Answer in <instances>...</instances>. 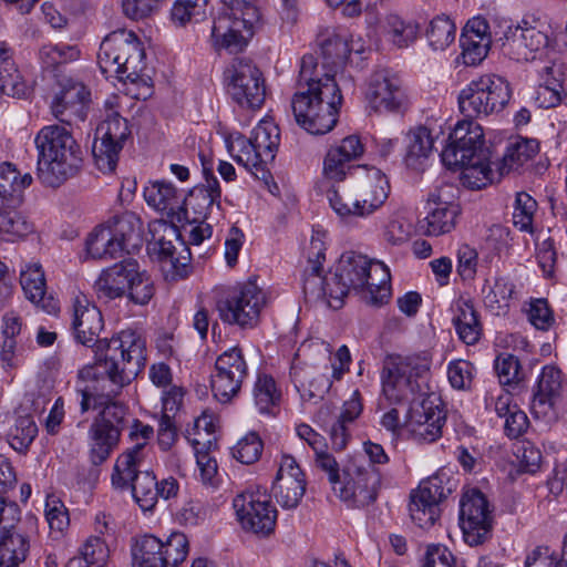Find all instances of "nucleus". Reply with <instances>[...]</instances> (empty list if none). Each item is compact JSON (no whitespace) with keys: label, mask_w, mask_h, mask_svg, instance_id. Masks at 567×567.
Wrapping results in <instances>:
<instances>
[{"label":"nucleus","mask_w":567,"mask_h":567,"mask_svg":"<svg viewBox=\"0 0 567 567\" xmlns=\"http://www.w3.org/2000/svg\"><path fill=\"white\" fill-rule=\"evenodd\" d=\"M146 343L134 330H123L110 340H102L95 350V362L79 371L83 381L110 382L113 393L120 394L143 370Z\"/></svg>","instance_id":"obj_3"},{"label":"nucleus","mask_w":567,"mask_h":567,"mask_svg":"<svg viewBox=\"0 0 567 567\" xmlns=\"http://www.w3.org/2000/svg\"><path fill=\"white\" fill-rule=\"evenodd\" d=\"M344 280L341 290L346 287L363 289L365 300L372 306H381L388 302L391 296L389 268L381 261L368 259L367 256L354 251L344 252L338 264L336 271Z\"/></svg>","instance_id":"obj_6"},{"label":"nucleus","mask_w":567,"mask_h":567,"mask_svg":"<svg viewBox=\"0 0 567 567\" xmlns=\"http://www.w3.org/2000/svg\"><path fill=\"white\" fill-rule=\"evenodd\" d=\"M532 413L546 424L556 423L567 413L566 384L557 367L549 364L543 368L532 401Z\"/></svg>","instance_id":"obj_12"},{"label":"nucleus","mask_w":567,"mask_h":567,"mask_svg":"<svg viewBox=\"0 0 567 567\" xmlns=\"http://www.w3.org/2000/svg\"><path fill=\"white\" fill-rule=\"evenodd\" d=\"M220 187L218 179L210 175L206 176V183L195 186L185 197L184 208L186 215L190 209L194 214L193 220H205L212 216L219 215L220 210Z\"/></svg>","instance_id":"obj_30"},{"label":"nucleus","mask_w":567,"mask_h":567,"mask_svg":"<svg viewBox=\"0 0 567 567\" xmlns=\"http://www.w3.org/2000/svg\"><path fill=\"white\" fill-rule=\"evenodd\" d=\"M320 48L324 64L331 66L342 65L351 52L347 39L334 33L321 40Z\"/></svg>","instance_id":"obj_58"},{"label":"nucleus","mask_w":567,"mask_h":567,"mask_svg":"<svg viewBox=\"0 0 567 567\" xmlns=\"http://www.w3.org/2000/svg\"><path fill=\"white\" fill-rule=\"evenodd\" d=\"M542 22L535 17H525L516 27H509L502 43L504 55L517 62L534 60L549 44Z\"/></svg>","instance_id":"obj_15"},{"label":"nucleus","mask_w":567,"mask_h":567,"mask_svg":"<svg viewBox=\"0 0 567 567\" xmlns=\"http://www.w3.org/2000/svg\"><path fill=\"white\" fill-rule=\"evenodd\" d=\"M445 421L446 414L441 404L426 398L411 403L404 425L417 441L432 443L442 436Z\"/></svg>","instance_id":"obj_19"},{"label":"nucleus","mask_w":567,"mask_h":567,"mask_svg":"<svg viewBox=\"0 0 567 567\" xmlns=\"http://www.w3.org/2000/svg\"><path fill=\"white\" fill-rule=\"evenodd\" d=\"M97 140H106L124 146L131 136L127 121L114 109H109L104 120L96 128Z\"/></svg>","instance_id":"obj_49"},{"label":"nucleus","mask_w":567,"mask_h":567,"mask_svg":"<svg viewBox=\"0 0 567 567\" xmlns=\"http://www.w3.org/2000/svg\"><path fill=\"white\" fill-rule=\"evenodd\" d=\"M86 251L94 259H106L121 257L124 249L106 225L102 224L87 237Z\"/></svg>","instance_id":"obj_42"},{"label":"nucleus","mask_w":567,"mask_h":567,"mask_svg":"<svg viewBox=\"0 0 567 567\" xmlns=\"http://www.w3.org/2000/svg\"><path fill=\"white\" fill-rule=\"evenodd\" d=\"M32 183V176L20 173L10 163L0 164V202L19 205L22 202V193Z\"/></svg>","instance_id":"obj_38"},{"label":"nucleus","mask_w":567,"mask_h":567,"mask_svg":"<svg viewBox=\"0 0 567 567\" xmlns=\"http://www.w3.org/2000/svg\"><path fill=\"white\" fill-rule=\"evenodd\" d=\"M363 404L359 390L353 391L351 398L344 401L336 423L330 430V441L337 451L343 450L350 439L349 424L353 423L362 413Z\"/></svg>","instance_id":"obj_35"},{"label":"nucleus","mask_w":567,"mask_h":567,"mask_svg":"<svg viewBox=\"0 0 567 567\" xmlns=\"http://www.w3.org/2000/svg\"><path fill=\"white\" fill-rule=\"evenodd\" d=\"M38 434L37 424L31 415H22L16 420L9 433L10 445L20 453H25Z\"/></svg>","instance_id":"obj_57"},{"label":"nucleus","mask_w":567,"mask_h":567,"mask_svg":"<svg viewBox=\"0 0 567 567\" xmlns=\"http://www.w3.org/2000/svg\"><path fill=\"white\" fill-rule=\"evenodd\" d=\"M72 307V329L76 341L86 347H97L103 329L101 311L82 293L74 297Z\"/></svg>","instance_id":"obj_27"},{"label":"nucleus","mask_w":567,"mask_h":567,"mask_svg":"<svg viewBox=\"0 0 567 567\" xmlns=\"http://www.w3.org/2000/svg\"><path fill=\"white\" fill-rule=\"evenodd\" d=\"M460 522L464 540L471 546L484 543L492 530L488 502L478 489L467 491L460 503Z\"/></svg>","instance_id":"obj_18"},{"label":"nucleus","mask_w":567,"mask_h":567,"mask_svg":"<svg viewBox=\"0 0 567 567\" xmlns=\"http://www.w3.org/2000/svg\"><path fill=\"white\" fill-rule=\"evenodd\" d=\"M143 196L148 206L166 215L172 221L182 223L186 219L183 192L166 181H155L144 187Z\"/></svg>","instance_id":"obj_28"},{"label":"nucleus","mask_w":567,"mask_h":567,"mask_svg":"<svg viewBox=\"0 0 567 567\" xmlns=\"http://www.w3.org/2000/svg\"><path fill=\"white\" fill-rule=\"evenodd\" d=\"M363 144L357 135L344 137L339 145L328 150L323 159V176L330 181L341 182L348 174L355 176L352 162L363 154Z\"/></svg>","instance_id":"obj_26"},{"label":"nucleus","mask_w":567,"mask_h":567,"mask_svg":"<svg viewBox=\"0 0 567 567\" xmlns=\"http://www.w3.org/2000/svg\"><path fill=\"white\" fill-rule=\"evenodd\" d=\"M324 243L317 237H312L308 249L307 266L302 274V290L306 300L318 302L327 296L324 282L328 278L322 277V262L326 259Z\"/></svg>","instance_id":"obj_29"},{"label":"nucleus","mask_w":567,"mask_h":567,"mask_svg":"<svg viewBox=\"0 0 567 567\" xmlns=\"http://www.w3.org/2000/svg\"><path fill=\"white\" fill-rule=\"evenodd\" d=\"M456 27L445 16H439L431 20L426 29V38L433 50H445L455 40Z\"/></svg>","instance_id":"obj_54"},{"label":"nucleus","mask_w":567,"mask_h":567,"mask_svg":"<svg viewBox=\"0 0 567 567\" xmlns=\"http://www.w3.org/2000/svg\"><path fill=\"white\" fill-rule=\"evenodd\" d=\"M154 291L153 280L145 271H140L137 265L136 274L131 279L127 289L130 300L136 305H147L153 298Z\"/></svg>","instance_id":"obj_63"},{"label":"nucleus","mask_w":567,"mask_h":567,"mask_svg":"<svg viewBox=\"0 0 567 567\" xmlns=\"http://www.w3.org/2000/svg\"><path fill=\"white\" fill-rule=\"evenodd\" d=\"M233 506L244 530L261 537L275 530L277 511L266 494L244 492L234 498Z\"/></svg>","instance_id":"obj_16"},{"label":"nucleus","mask_w":567,"mask_h":567,"mask_svg":"<svg viewBox=\"0 0 567 567\" xmlns=\"http://www.w3.org/2000/svg\"><path fill=\"white\" fill-rule=\"evenodd\" d=\"M227 93L240 106L260 109L266 83L260 69L249 59L236 58L224 71Z\"/></svg>","instance_id":"obj_10"},{"label":"nucleus","mask_w":567,"mask_h":567,"mask_svg":"<svg viewBox=\"0 0 567 567\" xmlns=\"http://www.w3.org/2000/svg\"><path fill=\"white\" fill-rule=\"evenodd\" d=\"M567 251V221L548 229L547 234L538 236L535 240V258L543 277L557 282L560 268L558 256L564 257Z\"/></svg>","instance_id":"obj_24"},{"label":"nucleus","mask_w":567,"mask_h":567,"mask_svg":"<svg viewBox=\"0 0 567 567\" xmlns=\"http://www.w3.org/2000/svg\"><path fill=\"white\" fill-rule=\"evenodd\" d=\"M434 140L430 130L425 126H419L408 134L406 154L404 162L408 167L420 171L424 162L433 151Z\"/></svg>","instance_id":"obj_39"},{"label":"nucleus","mask_w":567,"mask_h":567,"mask_svg":"<svg viewBox=\"0 0 567 567\" xmlns=\"http://www.w3.org/2000/svg\"><path fill=\"white\" fill-rule=\"evenodd\" d=\"M430 368L431 357L427 352L386 355L381 375L384 395L391 402H401L424 393Z\"/></svg>","instance_id":"obj_5"},{"label":"nucleus","mask_w":567,"mask_h":567,"mask_svg":"<svg viewBox=\"0 0 567 567\" xmlns=\"http://www.w3.org/2000/svg\"><path fill=\"white\" fill-rule=\"evenodd\" d=\"M89 430L90 461L93 465L104 463L117 446L122 431L127 426V408L110 398Z\"/></svg>","instance_id":"obj_9"},{"label":"nucleus","mask_w":567,"mask_h":567,"mask_svg":"<svg viewBox=\"0 0 567 567\" xmlns=\"http://www.w3.org/2000/svg\"><path fill=\"white\" fill-rule=\"evenodd\" d=\"M132 477L123 483H112L114 487L131 488L133 497L143 511H152L156 505L157 481L153 472L133 470Z\"/></svg>","instance_id":"obj_34"},{"label":"nucleus","mask_w":567,"mask_h":567,"mask_svg":"<svg viewBox=\"0 0 567 567\" xmlns=\"http://www.w3.org/2000/svg\"><path fill=\"white\" fill-rule=\"evenodd\" d=\"M97 140L93 144V158L102 173H113L116 168L123 145L106 140Z\"/></svg>","instance_id":"obj_59"},{"label":"nucleus","mask_w":567,"mask_h":567,"mask_svg":"<svg viewBox=\"0 0 567 567\" xmlns=\"http://www.w3.org/2000/svg\"><path fill=\"white\" fill-rule=\"evenodd\" d=\"M17 205L0 202V236H9L10 239L21 238L34 230L33 224L19 210Z\"/></svg>","instance_id":"obj_46"},{"label":"nucleus","mask_w":567,"mask_h":567,"mask_svg":"<svg viewBox=\"0 0 567 567\" xmlns=\"http://www.w3.org/2000/svg\"><path fill=\"white\" fill-rule=\"evenodd\" d=\"M422 567H464L453 553L443 545H429Z\"/></svg>","instance_id":"obj_64"},{"label":"nucleus","mask_w":567,"mask_h":567,"mask_svg":"<svg viewBox=\"0 0 567 567\" xmlns=\"http://www.w3.org/2000/svg\"><path fill=\"white\" fill-rule=\"evenodd\" d=\"M306 492L302 470L291 455H284L272 484L277 502L287 509L296 508Z\"/></svg>","instance_id":"obj_25"},{"label":"nucleus","mask_w":567,"mask_h":567,"mask_svg":"<svg viewBox=\"0 0 567 567\" xmlns=\"http://www.w3.org/2000/svg\"><path fill=\"white\" fill-rule=\"evenodd\" d=\"M89 97L90 92L82 82L66 79L60 83V90L51 101V113L68 125L83 122L86 117Z\"/></svg>","instance_id":"obj_23"},{"label":"nucleus","mask_w":567,"mask_h":567,"mask_svg":"<svg viewBox=\"0 0 567 567\" xmlns=\"http://www.w3.org/2000/svg\"><path fill=\"white\" fill-rule=\"evenodd\" d=\"M248 375V365L241 349L231 348L217 357L210 377L213 395L221 403H229L240 392Z\"/></svg>","instance_id":"obj_17"},{"label":"nucleus","mask_w":567,"mask_h":567,"mask_svg":"<svg viewBox=\"0 0 567 567\" xmlns=\"http://www.w3.org/2000/svg\"><path fill=\"white\" fill-rule=\"evenodd\" d=\"M136 260L125 259L105 269L94 285L97 297L105 300L123 297L136 274Z\"/></svg>","instance_id":"obj_32"},{"label":"nucleus","mask_w":567,"mask_h":567,"mask_svg":"<svg viewBox=\"0 0 567 567\" xmlns=\"http://www.w3.org/2000/svg\"><path fill=\"white\" fill-rule=\"evenodd\" d=\"M44 513L50 533L56 538L60 537L70 524L66 507L58 497L51 495L47 498Z\"/></svg>","instance_id":"obj_61"},{"label":"nucleus","mask_w":567,"mask_h":567,"mask_svg":"<svg viewBox=\"0 0 567 567\" xmlns=\"http://www.w3.org/2000/svg\"><path fill=\"white\" fill-rule=\"evenodd\" d=\"M265 305L262 290L252 281L231 288L217 302L219 318L229 324L241 328L257 323L260 309Z\"/></svg>","instance_id":"obj_13"},{"label":"nucleus","mask_w":567,"mask_h":567,"mask_svg":"<svg viewBox=\"0 0 567 567\" xmlns=\"http://www.w3.org/2000/svg\"><path fill=\"white\" fill-rule=\"evenodd\" d=\"M20 284L25 297L49 315H55L60 310L59 301L51 295H47L45 277L42 267L38 264L29 265L21 270Z\"/></svg>","instance_id":"obj_33"},{"label":"nucleus","mask_w":567,"mask_h":567,"mask_svg":"<svg viewBox=\"0 0 567 567\" xmlns=\"http://www.w3.org/2000/svg\"><path fill=\"white\" fill-rule=\"evenodd\" d=\"M341 103V91L334 78L318 70L312 54L303 55L297 92L291 100L296 122L312 135L326 134L336 126Z\"/></svg>","instance_id":"obj_2"},{"label":"nucleus","mask_w":567,"mask_h":567,"mask_svg":"<svg viewBox=\"0 0 567 567\" xmlns=\"http://www.w3.org/2000/svg\"><path fill=\"white\" fill-rule=\"evenodd\" d=\"M538 151V142L533 138H519L509 144L499 167L501 174L504 175L518 171L529 162Z\"/></svg>","instance_id":"obj_45"},{"label":"nucleus","mask_w":567,"mask_h":567,"mask_svg":"<svg viewBox=\"0 0 567 567\" xmlns=\"http://www.w3.org/2000/svg\"><path fill=\"white\" fill-rule=\"evenodd\" d=\"M365 97L370 107L378 113L400 112L405 101L401 80L388 69L372 73Z\"/></svg>","instance_id":"obj_20"},{"label":"nucleus","mask_w":567,"mask_h":567,"mask_svg":"<svg viewBox=\"0 0 567 567\" xmlns=\"http://www.w3.org/2000/svg\"><path fill=\"white\" fill-rule=\"evenodd\" d=\"M188 539L185 534L172 533L165 542H163V559L165 567H176L185 560L188 555Z\"/></svg>","instance_id":"obj_60"},{"label":"nucleus","mask_w":567,"mask_h":567,"mask_svg":"<svg viewBox=\"0 0 567 567\" xmlns=\"http://www.w3.org/2000/svg\"><path fill=\"white\" fill-rule=\"evenodd\" d=\"M99 64L104 74H115L120 81L137 83L145 63V53L136 35L126 30L110 33L101 43Z\"/></svg>","instance_id":"obj_7"},{"label":"nucleus","mask_w":567,"mask_h":567,"mask_svg":"<svg viewBox=\"0 0 567 567\" xmlns=\"http://www.w3.org/2000/svg\"><path fill=\"white\" fill-rule=\"evenodd\" d=\"M453 323L460 339L464 343L472 346L478 342L482 336V324L471 300L458 299L455 302Z\"/></svg>","instance_id":"obj_36"},{"label":"nucleus","mask_w":567,"mask_h":567,"mask_svg":"<svg viewBox=\"0 0 567 567\" xmlns=\"http://www.w3.org/2000/svg\"><path fill=\"white\" fill-rule=\"evenodd\" d=\"M237 145L239 150L237 154L233 155L234 159L256 178L267 179L269 172L266 169L265 165L269 161H264V155L257 152V148L249 140H238Z\"/></svg>","instance_id":"obj_51"},{"label":"nucleus","mask_w":567,"mask_h":567,"mask_svg":"<svg viewBox=\"0 0 567 567\" xmlns=\"http://www.w3.org/2000/svg\"><path fill=\"white\" fill-rule=\"evenodd\" d=\"M249 141L264 155V161L272 162L280 141L279 127L271 120H262L252 130Z\"/></svg>","instance_id":"obj_47"},{"label":"nucleus","mask_w":567,"mask_h":567,"mask_svg":"<svg viewBox=\"0 0 567 567\" xmlns=\"http://www.w3.org/2000/svg\"><path fill=\"white\" fill-rule=\"evenodd\" d=\"M350 183L357 195L354 207L361 209V218L373 214L388 198L389 183L380 169L355 168Z\"/></svg>","instance_id":"obj_21"},{"label":"nucleus","mask_w":567,"mask_h":567,"mask_svg":"<svg viewBox=\"0 0 567 567\" xmlns=\"http://www.w3.org/2000/svg\"><path fill=\"white\" fill-rule=\"evenodd\" d=\"M427 205L426 217L419 221V227L425 235L440 236L454 229L460 214L458 205L443 200L436 193L430 194Z\"/></svg>","instance_id":"obj_31"},{"label":"nucleus","mask_w":567,"mask_h":567,"mask_svg":"<svg viewBox=\"0 0 567 567\" xmlns=\"http://www.w3.org/2000/svg\"><path fill=\"white\" fill-rule=\"evenodd\" d=\"M79 58V48L65 42L47 43L39 50V59L47 69H55L58 65L73 62Z\"/></svg>","instance_id":"obj_52"},{"label":"nucleus","mask_w":567,"mask_h":567,"mask_svg":"<svg viewBox=\"0 0 567 567\" xmlns=\"http://www.w3.org/2000/svg\"><path fill=\"white\" fill-rule=\"evenodd\" d=\"M483 301L486 309L494 316L508 312L515 285L506 277H496L493 285L483 288Z\"/></svg>","instance_id":"obj_40"},{"label":"nucleus","mask_w":567,"mask_h":567,"mask_svg":"<svg viewBox=\"0 0 567 567\" xmlns=\"http://www.w3.org/2000/svg\"><path fill=\"white\" fill-rule=\"evenodd\" d=\"M30 550L29 538L18 529L0 535V567H18Z\"/></svg>","instance_id":"obj_41"},{"label":"nucleus","mask_w":567,"mask_h":567,"mask_svg":"<svg viewBox=\"0 0 567 567\" xmlns=\"http://www.w3.org/2000/svg\"><path fill=\"white\" fill-rule=\"evenodd\" d=\"M164 227L168 233V237H175L179 250L173 240L166 236L151 241L148 244V250L157 257L167 278L172 280L184 279L190 271L189 248L184 241L178 239L176 228L167 226L166 224H164Z\"/></svg>","instance_id":"obj_22"},{"label":"nucleus","mask_w":567,"mask_h":567,"mask_svg":"<svg viewBox=\"0 0 567 567\" xmlns=\"http://www.w3.org/2000/svg\"><path fill=\"white\" fill-rule=\"evenodd\" d=\"M262 449L260 436L256 432H250L237 442L233 455L243 464H252L259 460Z\"/></svg>","instance_id":"obj_62"},{"label":"nucleus","mask_w":567,"mask_h":567,"mask_svg":"<svg viewBox=\"0 0 567 567\" xmlns=\"http://www.w3.org/2000/svg\"><path fill=\"white\" fill-rule=\"evenodd\" d=\"M112 235L122 244L125 250L128 241L138 238L142 233V221L133 212L113 215L104 223Z\"/></svg>","instance_id":"obj_48"},{"label":"nucleus","mask_w":567,"mask_h":567,"mask_svg":"<svg viewBox=\"0 0 567 567\" xmlns=\"http://www.w3.org/2000/svg\"><path fill=\"white\" fill-rule=\"evenodd\" d=\"M38 151L37 175L41 183L59 187L82 165V151L71 132L53 124L42 127L34 138Z\"/></svg>","instance_id":"obj_4"},{"label":"nucleus","mask_w":567,"mask_h":567,"mask_svg":"<svg viewBox=\"0 0 567 567\" xmlns=\"http://www.w3.org/2000/svg\"><path fill=\"white\" fill-rule=\"evenodd\" d=\"M145 444L143 441L136 442L133 447L117 457L112 474V483H123L124 481L122 480L132 477L133 470H138L142 466L144 460L143 447Z\"/></svg>","instance_id":"obj_55"},{"label":"nucleus","mask_w":567,"mask_h":567,"mask_svg":"<svg viewBox=\"0 0 567 567\" xmlns=\"http://www.w3.org/2000/svg\"><path fill=\"white\" fill-rule=\"evenodd\" d=\"M454 488L455 483L443 472H439L421 482L410 496L409 512L411 519L423 529L434 526L441 515V502Z\"/></svg>","instance_id":"obj_11"},{"label":"nucleus","mask_w":567,"mask_h":567,"mask_svg":"<svg viewBox=\"0 0 567 567\" xmlns=\"http://www.w3.org/2000/svg\"><path fill=\"white\" fill-rule=\"evenodd\" d=\"M344 482L339 489L342 501L355 507H364L373 503L382 485L381 472L353 458L344 470Z\"/></svg>","instance_id":"obj_14"},{"label":"nucleus","mask_w":567,"mask_h":567,"mask_svg":"<svg viewBox=\"0 0 567 567\" xmlns=\"http://www.w3.org/2000/svg\"><path fill=\"white\" fill-rule=\"evenodd\" d=\"M537 202L526 192L515 196L513 209V224L520 231L534 233V217L537 212Z\"/></svg>","instance_id":"obj_53"},{"label":"nucleus","mask_w":567,"mask_h":567,"mask_svg":"<svg viewBox=\"0 0 567 567\" xmlns=\"http://www.w3.org/2000/svg\"><path fill=\"white\" fill-rule=\"evenodd\" d=\"M252 396L261 414L274 415L279 406L281 392L271 375L259 373L254 384Z\"/></svg>","instance_id":"obj_44"},{"label":"nucleus","mask_w":567,"mask_h":567,"mask_svg":"<svg viewBox=\"0 0 567 567\" xmlns=\"http://www.w3.org/2000/svg\"><path fill=\"white\" fill-rule=\"evenodd\" d=\"M134 567H165L163 540L153 535H144L135 540L132 548Z\"/></svg>","instance_id":"obj_43"},{"label":"nucleus","mask_w":567,"mask_h":567,"mask_svg":"<svg viewBox=\"0 0 567 567\" xmlns=\"http://www.w3.org/2000/svg\"><path fill=\"white\" fill-rule=\"evenodd\" d=\"M259 20L257 7L246 10L239 7H228L214 19L210 29V43L216 50H226L235 54L241 52L252 35V29Z\"/></svg>","instance_id":"obj_8"},{"label":"nucleus","mask_w":567,"mask_h":567,"mask_svg":"<svg viewBox=\"0 0 567 567\" xmlns=\"http://www.w3.org/2000/svg\"><path fill=\"white\" fill-rule=\"evenodd\" d=\"M384 30L390 40L398 48H405L412 43L419 32V28L411 21H404L396 14H389L385 19Z\"/></svg>","instance_id":"obj_56"},{"label":"nucleus","mask_w":567,"mask_h":567,"mask_svg":"<svg viewBox=\"0 0 567 567\" xmlns=\"http://www.w3.org/2000/svg\"><path fill=\"white\" fill-rule=\"evenodd\" d=\"M355 196L351 183L332 187L327 192V198L331 208L342 219L361 217V209L354 207V204H357Z\"/></svg>","instance_id":"obj_50"},{"label":"nucleus","mask_w":567,"mask_h":567,"mask_svg":"<svg viewBox=\"0 0 567 567\" xmlns=\"http://www.w3.org/2000/svg\"><path fill=\"white\" fill-rule=\"evenodd\" d=\"M310 372L296 362L290 369L291 380L303 400H321L329 392L332 381L326 374H318L309 379Z\"/></svg>","instance_id":"obj_37"},{"label":"nucleus","mask_w":567,"mask_h":567,"mask_svg":"<svg viewBox=\"0 0 567 567\" xmlns=\"http://www.w3.org/2000/svg\"><path fill=\"white\" fill-rule=\"evenodd\" d=\"M508 81L496 74H484L472 81L458 95L465 120L458 121L441 153L444 166L460 171V179L471 189H481L492 182L491 151L485 145L483 128L473 118L501 112L509 102Z\"/></svg>","instance_id":"obj_1"}]
</instances>
